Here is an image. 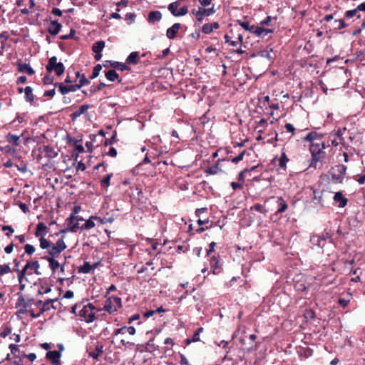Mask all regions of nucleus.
I'll list each match as a JSON object with an SVG mask.
<instances>
[{
  "mask_svg": "<svg viewBox=\"0 0 365 365\" xmlns=\"http://www.w3.org/2000/svg\"><path fill=\"white\" fill-rule=\"evenodd\" d=\"M48 232V227L43 222H38L36 225L35 236L38 237H45Z\"/></svg>",
  "mask_w": 365,
  "mask_h": 365,
  "instance_id": "19",
  "label": "nucleus"
},
{
  "mask_svg": "<svg viewBox=\"0 0 365 365\" xmlns=\"http://www.w3.org/2000/svg\"><path fill=\"white\" fill-rule=\"evenodd\" d=\"M213 31L211 24H205L202 27V31L205 34H210Z\"/></svg>",
  "mask_w": 365,
  "mask_h": 365,
  "instance_id": "56",
  "label": "nucleus"
},
{
  "mask_svg": "<svg viewBox=\"0 0 365 365\" xmlns=\"http://www.w3.org/2000/svg\"><path fill=\"white\" fill-rule=\"evenodd\" d=\"M18 205L24 213H28L30 212L29 207L26 203L19 202L18 203Z\"/></svg>",
  "mask_w": 365,
  "mask_h": 365,
  "instance_id": "64",
  "label": "nucleus"
},
{
  "mask_svg": "<svg viewBox=\"0 0 365 365\" xmlns=\"http://www.w3.org/2000/svg\"><path fill=\"white\" fill-rule=\"evenodd\" d=\"M40 247L43 250L48 249L51 247V243L47 240L44 237H41L39 239Z\"/></svg>",
  "mask_w": 365,
  "mask_h": 365,
  "instance_id": "43",
  "label": "nucleus"
},
{
  "mask_svg": "<svg viewBox=\"0 0 365 365\" xmlns=\"http://www.w3.org/2000/svg\"><path fill=\"white\" fill-rule=\"evenodd\" d=\"M81 207L80 206H75L73 209V212L69 217L66 219L67 225L69 227L68 229H63L61 230V232H66L68 230L72 232H76L78 229H83L84 227L86 228H90L91 227V216L88 217L84 223H83L81 225H80V223H78V219L76 214L80 211Z\"/></svg>",
  "mask_w": 365,
  "mask_h": 365,
  "instance_id": "1",
  "label": "nucleus"
},
{
  "mask_svg": "<svg viewBox=\"0 0 365 365\" xmlns=\"http://www.w3.org/2000/svg\"><path fill=\"white\" fill-rule=\"evenodd\" d=\"M324 239L321 237L319 235H314L310 241L312 243V245L318 246L321 248H323L325 245V243L323 242Z\"/></svg>",
  "mask_w": 365,
  "mask_h": 365,
  "instance_id": "30",
  "label": "nucleus"
},
{
  "mask_svg": "<svg viewBox=\"0 0 365 365\" xmlns=\"http://www.w3.org/2000/svg\"><path fill=\"white\" fill-rule=\"evenodd\" d=\"M158 349L159 346L155 344L154 339H150L146 344L145 349L147 351L153 353L155 351L158 350Z\"/></svg>",
  "mask_w": 365,
  "mask_h": 365,
  "instance_id": "31",
  "label": "nucleus"
},
{
  "mask_svg": "<svg viewBox=\"0 0 365 365\" xmlns=\"http://www.w3.org/2000/svg\"><path fill=\"white\" fill-rule=\"evenodd\" d=\"M104 309L108 312L109 313H113L116 312V309L113 304V301L110 297H109L105 302Z\"/></svg>",
  "mask_w": 365,
  "mask_h": 365,
  "instance_id": "34",
  "label": "nucleus"
},
{
  "mask_svg": "<svg viewBox=\"0 0 365 365\" xmlns=\"http://www.w3.org/2000/svg\"><path fill=\"white\" fill-rule=\"evenodd\" d=\"M324 135L325 134H319L317 132L312 131L304 138V140L309 142L310 144H312L317 140H320V138H324Z\"/></svg>",
  "mask_w": 365,
  "mask_h": 365,
  "instance_id": "20",
  "label": "nucleus"
},
{
  "mask_svg": "<svg viewBox=\"0 0 365 365\" xmlns=\"http://www.w3.org/2000/svg\"><path fill=\"white\" fill-rule=\"evenodd\" d=\"M43 150L46 157L48 158H53L57 155V153L50 145H43Z\"/></svg>",
  "mask_w": 365,
  "mask_h": 365,
  "instance_id": "28",
  "label": "nucleus"
},
{
  "mask_svg": "<svg viewBox=\"0 0 365 365\" xmlns=\"http://www.w3.org/2000/svg\"><path fill=\"white\" fill-rule=\"evenodd\" d=\"M106 78L110 81H115L119 78L118 73L114 69L109 70L105 72Z\"/></svg>",
  "mask_w": 365,
  "mask_h": 365,
  "instance_id": "27",
  "label": "nucleus"
},
{
  "mask_svg": "<svg viewBox=\"0 0 365 365\" xmlns=\"http://www.w3.org/2000/svg\"><path fill=\"white\" fill-rule=\"evenodd\" d=\"M61 251H59L55 246L52 244L51 245L50 249L48 250V253L51 255V257L55 258L59 256L61 254Z\"/></svg>",
  "mask_w": 365,
  "mask_h": 365,
  "instance_id": "44",
  "label": "nucleus"
},
{
  "mask_svg": "<svg viewBox=\"0 0 365 365\" xmlns=\"http://www.w3.org/2000/svg\"><path fill=\"white\" fill-rule=\"evenodd\" d=\"M48 262L49 263V267L53 271V272H55L56 270L60 267V263L53 257L48 259Z\"/></svg>",
  "mask_w": 365,
  "mask_h": 365,
  "instance_id": "40",
  "label": "nucleus"
},
{
  "mask_svg": "<svg viewBox=\"0 0 365 365\" xmlns=\"http://www.w3.org/2000/svg\"><path fill=\"white\" fill-rule=\"evenodd\" d=\"M256 31H257V32H256L257 36H266L268 34H272L274 32L273 29H266V28L259 26H257V29Z\"/></svg>",
  "mask_w": 365,
  "mask_h": 365,
  "instance_id": "32",
  "label": "nucleus"
},
{
  "mask_svg": "<svg viewBox=\"0 0 365 365\" xmlns=\"http://www.w3.org/2000/svg\"><path fill=\"white\" fill-rule=\"evenodd\" d=\"M29 264H30V268L33 269L34 270V273L36 274H37V275L41 274V272L38 271L40 265L37 260L33 261V262H29Z\"/></svg>",
  "mask_w": 365,
  "mask_h": 365,
  "instance_id": "48",
  "label": "nucleus"
},
{
  "mask_svg": "<svg viewBox=\"0 0 365 365\" xmlns=\"http://www.w3.org/2000/svg\"><path fill=\"white\" fill-rule=\"evenodd\" d=\"M315 317V312L312 309H307L304 312V317L307 320H312Z\"/></svg>",
  "mask_w": 365,
  "mask_h": 365,
  "instance_id": "53",
  "label": "nucleus"
},
{
  "mask_svg": "<svg viewBox=\"0 0 365 365\" xmlns=\"http://www.w3.org/2000/svg\"><path fill=\"white\" fill-rule=\"evenodd\" d=\"M102 69V66L101 64H97L93 68V79L98 76L101 70Z\"/></svg>",
  "mask_w": 365,
  "mask_h": 365,
  "instance_id": "62",
  "label": "nucleus"
},
{
  "mask_svg": "<svg viewBox=\"0 0 365 365\" xmlns=\"http://www.w3.org/2000/svg\"><path fill=\"white\" fill-rule=\"evenodd\" d=\"M111 66L117 70L122 71L130 70V68L125 63L118 61H114L113 63H111Z\"/></svg>",
  "mask_w": 365,
  "mask_h": 365,
  "instance_id": "36",
  "label": "nucleus"
},
{
  "mask_svg": "<svg viewBox=\"0 0 365 365\" xmlns=\"http://www.w3.org/2000/svg\"><path fill=\"white\" fill-rule=\"evenodd\" d=\"M358 11L356 9L352 10H348L345 13V16L346 18H352L354 16H357L358 19L361 18V16L358 14Z\"/></svg>",
  "mask_w": 365,
  "mask_h": 365,
  "instance_id": "49",
  "label": "nucleus"
},
{
  "mask_svg": "<svg viewBox=\"0 0 365 365\" xmlns=\"http://www.w3.org/2000/svg\"><path fill=\"white\" fill-rule=\"evenodd\" d=\"M237 24L243 28L245 30L250 31V33L255 34L256 36L257 29V26L255 25H250V22L247 21H242V20H237Z\"/></svg>",
  "mask_w": 365,
  "mask_h": 365,
  "instance_id": "15",
  "label": "nucleus"
},
{
  "mask_svg": "<svg viewBox=\"0 0 365 365\" xmlns=\"http://www.w3.org/2000/svg\"><path fill=\"white\" fill-rule=\"evenodd\" d=\"M203 331V328L202 327H199L194 333L193 336L192 338L190 339H187L185 340V343L187 345H189L192 342H197V341H200V333H202Z\"/></svg>",
  "mask_w": 365,
  "mask_h": 365,
  "instance_id": "24",
  "label": "nucleus"
},
{
  "mask_svg": "<svg viewBox=\"0 0 365 365\" xmlns=\"http://www.w3.org/2000/svg\"><path fill=\"white\" fill-rule=\"evenodd\" d=\"M46 69L48 73L54 71L57 76H61L65 71V66L63 63L57 62L56 56H52L48 59Z\"/></svg>",
  "mask_w": 365,
  "mask_h": 365,
  "instance_id": "2",
  "label": "nucleus"
},
{
  "mask_svg": "<svg viewBox=\"0 0 365 365\" xmlns=\"http://www.w3.org/2000/svg\"><path fill=\"white\" fill-rule=\"evenodd\" d=\"M51 291V286L45 287L43 284L41 285V288L38 290L39 294H48Z\"/></svg>",
  "mask_w": 365,
  "mask_h": 365,
  "instance_id": "60",
  "label": "nucleus"
},
{
  "mask_svg": "<svg viewBox=\"0 0 365 365\" xmlns=\"http://www.w3.org/2000/svg\"><path fill=\"white\" fill-rule=\"evenodd\" d=\"M61 356V351H49L46 354V358L51 361L53 365H58L60 364V358Z\"/></svg>",
  "mask_w": 365,
  "mask_h": 365,
  "instance_id": "7",
  "label": "nucleus"
},
{
  "mask_svg": "<svg viewBox=\"0 0 365 365\" xmlns=\"http://www.w3.org/2000/svg\"><path fill=\"white\" fill-rule=\"evenodd\" d=\"M312 160L309 165V168H317V165L319 161H320L323 158V156L316 155V154L311 155Z\"/></svg>",
  "mask_w": 365,
  "mask_h": 365,
  "instance_id": "38",
  "label": "nucleus"
},
{
  "mask_svg": "<svg viewBox=\"0 0 365 365\" xmlns=\"http://www.w3.org/2000/svg\"><path fill=\"white\" fill-rule=\"evenodd\" d=\"M18 71L20 73H26L29 76L35 73L34 70L27 63H24L19 61L16 63Z\"/></svg>",
  "mask_w": 365,
  "mask_h": 365,
  "instance_id": "11",
  "label": "nucleus"
},
{
  "mask_svg": "<svg viewBox=\"0 0 365 365\" xmlns=\"http://www.w3.org/2000/svg\"><path fill=\"white\" fill-rule=\"evenodd\" d=\"M5 139L8 143L12 144L15 147L20 145L21 143L20 136L12 134L11 133H9L5 136Z\"/></svg>",
  "mask_w": 365,
  "mask_h": 365,
  "instance_id": "18",
  "label": "nucleus"
},
{
  "mask_svg": "<svg viewBox=\"0 0 365 365\" xmlns=\"http://www.w3.org/2000/svg\"><path fill=\"white\" fill-rule=\"evenodd\" d=\"M113 175V173L106 174L102 178H98L101 185L103 188H108L110 185V180Z\"/></svg>",
  "mask_w": 365,
  "mask_h": 365,
  "instance_id": "26",
  "label": "nucleus"
},
{
  "mask_svg": "<svg viewBox=\"0 0 365 365\" xmlns=\"http://www.w3.org/2000/svg\"><path fill=\"white\" fill-rule=\"evenodd\" d=\"M19 297L17 302L16 303V308L19 309L17 311V314H27L28 309H26V300L24 297L21 294H18Z\"/></svg>",
  "mask_w": 365,
  "mask_h": 365,
  "instance_id": "5",
  "label": "nucleus"
},
{
  "mask_svg": "<svg viewBox=\"0 0 365 365\" xmlns=\"http://www.w3.org/2000/svg\"><path fill=\"white\" fill-rule=\"evenodd\" d=\"M61 27V24H60L57 20H53L51 21L47 30L50 34L56 36L60 32Z\"/></svg>",
  "mask_w": 365,
  "mask_h": 365,
  "instance_id": "10",
  "label": "nucleus"
},
{
  "mask_svg": "<svg viewBox=\"0 0 365 365\" xmlns=\"http://www.w3.org/2000/svg\"><path fill=\"white\" fill-rule=\"evenodd\" d=\"M24 250H25V253H26L29 255H31L35 252L36 250H35V247L32 245L26 244L24 246Z\"/></svg>",
  "mask_w": 365,
  "mask_h": 365,
  "instance_id": "59",
  "label": "nucleus"
},
{
  "mask_svg": "<svg viewBox=\"0 0 365 365\" xmlns=\"http://www.w3.org/2000/svg\"><path fill=\"white\" fill-rule=\"evenodd\" d=\"M125 333H128L130 335H134L135 334V327L124 326L121 328L115 329L113 334L115 336H118L119 334H125Z\"/></svg>",
  "mask_w": 365,
  "mask_h": 365,
  "instance_id": "17",
  "label": "nucleus"
},
{
  "mask_svg": "<svg viewBox=\"0 0 365 365\" xmlns=\"http://www.w3.org/2000/svg\"><path fill=\"white\" fill-rule=\"evenodd\" d=\"M110 298L113 301V304H114L116 310L122 307L121 299L120 297H111Z\"/></svg>",
  "mask_w": 365,
  "mask_h": 365,
  "instance_id": "58",
  "label": "nucleus"
},
{
  "mask_svg": "<svg viewBox=\"0 0 365 365\" xmlns=\"http://www.w3.org/2000/svg\"><path fill=\"white\" fill-rule=\"evenodd\" d=\"M251 210H255L264 215H266L268 212V210L265 208L264 205H262L259 203L255 204L250 207Z\"/></svg>",
  "mask_w": 365,
  "mask_h": 365,
  "instance_id": "39",
  "label": "nucleus"
},
{
  "mask_svg": "<svg viewBox=\"0 0 365 365\" xmlns=\"http://www.w3.org/2000/svg\"><path fill=\"white\" fill-rule=\"evenodd\" d=\"M55 87L58 88V90L62 95H65L69 92L76 91V86L73 85L65 86L63 83H55Z\"/></svg>",
  "mask_w": 365,
  "mask_h": 365,
  "instance_id": "14",
  "label": "nucleus"
},
{
  "mask_svg": "<svg viewBox=\"0 0 365 365\" xmlns=\"http://www.w3.org/2000/svg\"><path fill=\"white\" fill-rule=\"evenodd\" d=\"M11 333V328L10 327H6L3 331L0 333V336L5 338Z\"/></svg>",
  "mask_w": 365,
  "mask_h": 365,
  "instance_id": "63",
  "label": "nucleus"
},
{
  "mask_svg": "<svg viewBox=\"0 0 365 365\" xmlns=\"http://www.w3.org/2000/svg\"><path fill=\"white\" fill-rule=\"evenodd\" d=\"M329 147V144L328 143L327 145H319V144H310L309 145V151L311 155L316 154V155L323 156L324 157L325 152L324 150L327 148Z\"/></svg>",
  "mask_w": 365,
  "mask_h": 365,
  "instance_id": "8",
  "label": "nucleus"
},
{
  "mask_svg": "<svg viewBox=\"0 0 365 365\" xmlns=\"http://www.w3.org/2000/svg\"><path fill=\"white\" fill-rule=\"evenodd\" d=\"M105 48V41H98L94 44H93V53H101L103 49Z\"/></svg>",
  "mask_w": 365,
  "mask_h": 365,
  "instance_id": "33",
  "label": "nucleus"
},
{
  "mask_svg": "<svg viewBox=\"0 0 365 365\" xmlns=\"http://www.w3.org/2000/svg\"><path fill=\"white\" fill-rule=\"evenodd\" d=\"M180 2L178 1H176L168 5V10L174 16H177L178 12V8L180 6Z\"/></svg>",
  "mask_w": 365,
  "mask_h": 365,
  "instance_id": "37",
  "label": "nucleus"
},
{
  "mask_svg": "<svg viewBox=\"0 0 365 365\" xmlns=\"http://www.w3.org/2000/svg\"><path fill=\"white\" fill-rule=\"evenodd\" d=\"M78 272L89 273L91 271V264L89 262H86L83 266L78 267Z\"/></svg>",
  "mask_w": 365,
  "mask_h": 365,
  "instance_id": "41",
  "label": "nucleus"
},
{
  "mask_svg": "<svg viewBox=\"0 0 365 365\" xmlns=\"http://www.w3.org/2000/svg\"><path fill=\"white\" fill-rule=\"evenodd\" d=\"M90 106L88 104H83L80 106L78 109L71 114V118L72 120H75L77 118H78L82 114H84L87 112Z\"/></svg>",
  "mask_w": 365,
  "mask_h": 365,
  "instance_id": "21",
  "label": "nucleus"
},
{
  "mask_svg": "<svg viewBox=\"0 0 365 365\" xmlns=\"http://www.w3.org/2000/svg\"><path fill=\"white\" fill-rule=\"evenodd\" d=\"M271 200H276V202L278 205V208L277 211L275 212V215L283 213L287 209V204L285 202V200L282 197H271Z\"/></svg>",
  "mask_w": 365,
  "mask_h": 365,
  "instance_id": "9",
  "label": "nucleus"
},
{
  "mask_svg": "<svg viewBox=\"0 0 365 365\" xmlns=\"http://www.w3.org/2000/svg\"><path fill=\"white\" fill-rule=\"evenodd\" d=\"M76 34V31L75 29H71L70 30V33L69 34H66V35H62L60 36V38L62 39V40H68V39H71V38H73L74 35Z\"/></svg>",
  "mask_w": 365,
  "mask_h": 365,
  "instance_id": "61",
  "label": "nucleus"
},
{
  "mask_svg": "<svg viewBox=\"0 0 365 365\" xmlns=\"http://www.w3.org/2000/svg\"><path fill=\"white\" fill-rule=\"evenodd\" d=\"M25 92V100L27 102L32 103L34 101V96L33 94V89L31 86H26L24 88Z\"/></svg>",
  "mask_w": 365,
  "mask_h": 365,
  "instance_id": "29",
  "label": "nucleus"
},
{
  "mask_svg": "<svg viewBox=\"0 0 365 365\" xmlns=\"http://www.w3.org/2000/svg\"><path fill=\"white\" fill-rule=\"evenodd\" d=\"M9 38V34L8 31H4L0 33V42H1V48L3 50L4 48L5 42Z\"/></svg>",
  "mask_w": 365,
  "mask_h": 365,
  "instance_id": "42",
  "label": "nucleus"
},
{
  "mask_svg": "<svg viewBox=\"0 0 365 365\" xmlns=\"http://www.w3.org/2000/svg\"><path fill=\"white\" fill-rule=\"evenodd\" d=\"M103 354V346H97L95 349V351H93V364H95V360L98 359V357Z\"/></svg>",
  "mask_w": 365,
  "mask_h": 365,
  "instance_id": "45",
  "label": "nucleus"
},
{
  "mask_svg": "<svg viewBox=\"0 0 365 365\" xmlns=\"http://www.w3.org/2000/svg\"><path fill=\"white\" fill-rule=\"evenodd\" d=\"M245 153H246V150H242L237 157L233 158L231 160V162L235 164H237L240 161L243 160V158H244V155H245Z\"/></svg>",
  "mask_w": 365,
  "mask_h": 365,
  "instance_id": "54",
  "label": "nucleus"
},
{
  "mask_svg": "<svg viewBox=\"0 0 365 365\" xmlns=\"http://www.w3.org/2000/svg\"><path fill=\"white\" fill-rule=\"evenodd\" d=\"M53 76H52L51 74H46L43 78V83L44 85H50L53 83Z\"/></svg>",
  "mask_w": 365,
  "mask_h": 365,
  "instance_id": "57",
  "label": "nucleus"
},
{
  "mask_svg": "<svg viewBox=\"0 0 365 365\" xmlns=\"http://www.w3.org/2000/svg\"><path fill=\"white\" fill-rule=\"evenodd\" d=\"M334 173H331V179L336 182L341 183L344 180V176L346 174L347 168L346 165L340 164L332 168Z\"/></svg>",
  "mask_w": 365,
  "mask_h": 365,
  "instance_id": "3",
  "label": "nucleus"
},
{
  "mask_svg": "<svg viewBox=\"0 0 365 365\" xmlns=\"http://www.w3.org/2000/svg\"><path fill=\"white\" fill-rule=\"evenodd\" d=\"M334 201L336 203H339V207L343 208L344 207L348 202V200L344 197L341 192H337L335 193L334 196Z\"/></svg>",
  "mask_w": 365,
  "mask_h": 365,
  "instance_id": "16",
  "label": "nucleus"
},
{
  "mask_svg": "<svg viewBox=\"0 0 365 365\" xmlns=\"http://www.w3.org/2000/svg\"><path fill=\"white\" fill-rule=\"evenodd\" d=\"M10 264L0 265V276L11 272Z\"/></svg>",
  "mask_w": 365,
  "mask_h": 365,
  "instance_id": "50",
  "label": "nucleus"
},
{
  "mask_svg": "<svg viewBox=\"0 0 365 365\" xmlns=\"http://www.w3.org/2000/svg\"><path fill=\"white\" fill-rule=\"evenodd\" d=\"M87 304H83L79 310V317L81 320H84L86 323L91 322V303L87 299Z\"/></svg>",
  "mask_w": 365,
  "mask_h": 365,
  "instance_id": "4",
  "label": "nucleus"
},
{
  "mask_svg": "<svg viewBox=\"0 0 365 365\" xmlns=\"http://www.w3.org/2000/svg\"><path fill=\"white\" fill-rule=\"evenodd\" d=\"M89 83L88 80L85 77L83 74L81 75L79 72L76 73V90L77 88H81L83 86Z\"/></svg>",
  "mask_w": 365,
  "mask_h": 365,
  "instance_id": "22",
  "label": "nucleus"
},
{
  "mask_svg": "<svg viewBox=\"0 0 365 365\" xmlns=\"http://www.w3.org/2000/svg\"><path fill=\"white\" fill-rule=\"evenodd\" d=\"M55 246L59 251L63 252L66 248V245L63 238L58 239L56 244H52Z\"/></svg>",
  "mask_w": 365,
  "mask_h": 365,
  "instance_id": "47",
  "label": "nucleus"
},
{
  "mask_svg": "<svg viewBox=\"0 0 365 365\" xmlns=\"http://www.w3.org/2000/svg\"><path fill=\"white\" fill-rule=\"evenodd\" d=\"M0 150L1 151L4 152L5 153H8V154H11V155H14L16 153V149L9 145H7L4 147L1 148Z\"/></svg>",
  "mask_w": 365,
  "mask_h": 365,
  "instance_id": "51",
  "label": "nucleus"
},
{
  "mask_svg": "<svg viewBox=\"0 0 365 365\" xmlns=\"http://www.w3.org/2000/svg\"><path fill=\"white\" fill-rule=\"evenodd\" d=\"M272 51V49L270 48L269 50L265 49L259 53V56L268 59H272L273 57L271 56V52Z\"/></svg>",
  "mask_w": 365,
  "mask_h": 365,
  "instance_id": "55",
  "label": "nucleus"
},
{
  "mask_svg": "<svg viewBox=\"0 0 365 365\" xmlns=\"http://www.w3.org/2000/svg\"><path fill=\"white\" fill-rule=\"evenodd\" d=\"M215 12V10L214 9L213 7L209 8V9H205V8L200 7V14H200V16L198 18V21L201 22L203 20L205 16H211Z\"/></svg>",
  "mask_w": 365,
  "mask_h": 365,
  "instance_id": "25",
  "label": "nucleus"
},
{
  "mask_svg": "<svg viewBox=\"0 0 365 365\" xmlns=\"http://www.w3.org/2000/svg\"><path fill=\"white\" fill-rule=\"evenodd\" d=\"M162 19V14L159 11H152L148 15V21L150 24H155Z\"/></svg>",
  "mask_w": 365,
  "mask_h": 365,
  "instance_id": "13",
  "label": "nucleus"
},
{
  "mask_svg": "<svg viewBox=\"0 0 365 365\" xmlns=\"http://www.w3.org/2000/svg\"><path fill=\"white\" fill-rule=\"evenodd\" d=\"M138 53L136 51L131 52L126 58V63L131 64L138 63Z\"/></svg>",
  "mask_w": 365,
  "mask_h": 365,
  "instance_id": "35",
  "label": "nucleus"
},
{
  "mask_svg": "<svg viewBox=\"0 0 365 365\" xmlns=\"http://www.w3.org/2000/svg\"><path fill=\"white\" fill-rule=\"evenodd\" d=\"M221 160H218L217 163L206 169L205 173L207 175H216L222 172V169L219 167V162Z\"/></svg>",
  "mask_w": 365,
  "mask_h": 365,
  "instance_id": "23",
  "label": "nucleus"
},
{
  "mask_svg": "<svg viewBox=\"0 0 365 365\" xmlns=\"http://www.w3.org/2000/svg\"><path fill=\"white\" fill-rule=\"evenodd\" d=\"M58 298L48 299L43 302V306L40 309V314H43L44 312L49 311L51 309H59L61 307H57L54 304L58 301Z\"/></svg>",
  "mask_w": 365,
  "mask_h": 365,
  "instance_id": "6",
  "label": "nucleus"
},
{
  "mask_svg": "<svg viewBox=\"0 0 365 365\" xmlns=\"http://www.w3.org/2000/svg\"><path fill=\"white\" fill-rule=\"evenodd\" d=\"M272 19L276 20L277 17H272L270 16H267L264 20L260 21L259 26L264 27L265 26H269Z\"/></svg>",
  "mask_w": 365,
  "mask_h": 365,
  "instance_id": "52",
  "label": "nucleus"
},
{
  "mask_svg": "<svg viewBox=\"0 0 365 365\" xmlns=\"http://www.w3.org/2000/svg\"><path fill=\"white\" fill-rule=\"evenodd\" d=\"M181 28V24L179 23H175L171 27L168 28L166 31V36L169 39H174L176 35Z\"/></svg>",
  "mask_w": 365,
  "mask_h": 365,
  "instance_id": "12",
  "label": "nucleus"
},
{
  "mask_svg": "<svg viewBox=\"0 0 365 365\" xmlns=\"http://www.w3.org/2000/svg\"><path fill=\"white\" fill-rule=\"evenodd\" d=\"M289 161V158L287 157L285 153H282L279 160V165L281 168H286V164Z\"/></svg>",
  "mask_w": 365,
  "mask_h": 365,
  "instance_id": "46",
  "label": "nucleus"
}]
</instances>
